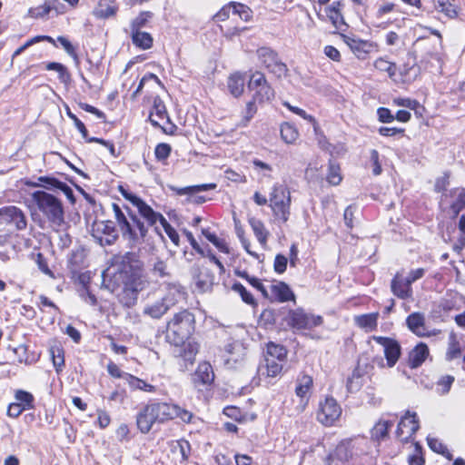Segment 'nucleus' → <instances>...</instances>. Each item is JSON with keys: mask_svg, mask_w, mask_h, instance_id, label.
<instances>
[{"mask_svg": "<svg viewBox=\"0 0 465 465\" xmlns=\"http://www.w3.org/2000/svg\"><path fill=\"white\" fill-rule=\"evenodd\" d=\"M193 414L178 404L160 400H150L135 415V425L142 434H148L155 423L163 424L174 419L191 423Z\"/></svg>", "mask_w": 465, "mask_h": 465, "instance_id": "f257e3e1", "label": "nucleus"}, {"mask_svg": "<svg viewBox=\"0 0 465 465\" xmlns=\"http://www.w3.org/2000/svg\"><path fill=\"white\" fill-rule=\"evenodd\" d=\"M31 199L35 210L43 215L50 226L55 231L61 230L65 223L62 201L45 191L32 193Z\"/></svg>", "mask_w": 465, "mask_h": 465, "instance_id": "f03ea898", "label": "nucleus"}, {"mask_svg": "<svg viewBox=\"0 0 465 465\" xmlns=\"http://www.w3.org/2000/svg\"><path fill=\"white\" fill-rule=\"evenodd\" d=\"M116 224L123 235L132 244L140 242L147 234V227L130 210L124 205L112 204Z\"/></svg>", "mask_w": 465, "mask_h": 465, "instance_id": "7ed1b4c3", "label": "nucleus"}, {"mask_svg": "<svg viewBox=\"0 0 465 465\" xmlns=\"http://www.w3.org/2000/svg\"><path fill=\"white\" fill-rule=\"evenodd\" d=\"M195 330V317L187 310L175 313L167 322L166 340L171 344L181 346Z\"/></svg>", "mask_w": 465, "mask_h": 465, "instance_id": "20e7f679", "label": "nucleus"}, {"mask_svg": "<svg viewBox=\"0 0 465 465\" xmlns=\"http://www.w3.org/2000/svg\"><path fill=\"white\" fill-rule=\"evenodd\" d=\"M270 207L274 216L286 223L290 216L291 192L285 184L276 183L270 193Z\"/></svg>", "mask_w": 465, "mask_h": 465, "instance_id": "39448f33", "label": "nucleus"}, {"mask_svg": "<svg viewBox=\"0 0 465 465\" xmlns=\"http://www.w3.org/2000/svg\"><path fill=\"white\" fill-rule=\"evenodd\" d=\"M114 263L119 267L121 273L126 277L125 281L146 282L143 275V263L135 252H128L114 258Z\"/></svg>", "mask_w": 465, "mask_h": 465, "instance_id": "423d86ee", "label": "nucleus"}, {"mask_svg": "<svg viewBox=\"0 0 465 465\" xmlns=\"http://www.w3.org/2000/svg\"><path fill=\"white\" fill-rule=\"evenodd\" d=\"M341 413L342 410L338 401L332 396H326L323 401L319 402L316 419L321 424L331 427L339 420Z\"/></svg>", "mask_w": 465, "mask_h": 465, "instance_id": "0eeeda50", "label": "nucleus"}, {"mask_svg": "<svg viewBox=\"0 0 465 465\" xmlns=\"http://www.w3.org/2000/svg\"><path fill=\"white\" fill-rule=\"evenodd\" d=\"M247 87L252 93V99L259 104L269 102L274 97V90L261 72L251 74Z\"/></svg>", "mask_w": 465, "mask_h": 465, "instance_id": "6e6552de", "label": "nucleus"}, {"mask_svg": "<svg viewBox=\"0 0 465 465\" xmlns=\"http://www.w3.org/2000/svg\"><path fill=\"white\" fill-rule=\"evenodd\" d=\"M257 56L259 61L273 74L277 77H282L285 75L288 68L285 64H283L278 54L272 50L271 47L262 46L257 49Z\"/></svg>", "mask_w": 465, "mask_h": 465, "instance_id": "1a4fd4ad", "label": "nucleus"}, {"mask_svg": "<svg viewBox=\"0 0 465 465\" xmlns=\"http://www.w3.org/2000/svg\"><path fill=\"white\" fill-rule=\"evenodd\" d=\"M420 429V420L415 412L411 413L409 411L403 415L395 431L396 438L401 443H407L411 440Z\"/></svg>", "mask_w": 465, "mask_h": 465, "instance_id": "9d476101", "label": "nucleus"}, {"mask_svg": "<svg viewBox=\"0 0 465 465\" xmlns=\"http://www.w3.org/2000/svg\"><path fill=\"white\" fill-rule=\"evenodd\" d=\"M371 339L382 346L388 367H393L401 354V347L398 341L383 336H372Z\"/></svg>", "mask_w": 465, "mask_h": 465, "instance_id": "9b49d317", "label": "nucleus"}, {"mask_svg": "<svg viewBox=\"0 0 465 465\" xmlns=\"http://www.w3.org/2000/svg\"><path fill=\"white\" fill-rule=\"evenodd\" d=\"M322 318L305 313L302 310L292 311L289 313V324L297 330L312 329L321 325Z\"/></svg>", "mask_w": 465, "mask_h": 465, "instance_id": "f8f14e48", "label": "nucleus"}, {"mask_svg": "<svg viewBox=\"0 0 465 465\" xmlns=\"http://www.w3.org/2000/svg\"><path fill=\"white\" fill-rule=\"evenodd\" d=\"M267 295L264 298L271 302H285L294 301L295 295L290 287L283 282H272L266 289Z\"/></svg>", "mask_w": 465, "mask_h": 465, "instance_id": "ddd939ff", "label": "nucleus"}, {"mask_svg": "<svg viewBox=\"0 0 465 465\" xmlns=\"http://www.w3.org/2000/svg\"><path fill=\"white\" fill-rule=\"evenodd\" d=\"M145 285L146 282L124 281V289L119 295L120 302L124 306H133L137 300L138 293L144 289Z\"/></svg>", "mask_w": 465, "mask_h": 465, "instance_id": "4468645a", "label": "nucleus"}, {"mask_svg": "<svg viewBox=\"0 0 465 465\" xmlns=\"http://www.w3.org/2000/svg\"><path fill=\"white\" fill-rule=\"evenodd\" d=\"M341 37L343 42L359 59H365L366 55L376 46L372 42L361 40L355 36L341 35Z\"/></svg>", "mask_w": 465, "mask_h": 465, "instance_id": "2eb2a0df", "label": "nucleus"}, {"mask_svg": "<svg viewBox=\"0 0 465 465\" xmlns=\"http://www.w3.org/2000/svg\"><path fill=\"white\" fill-rule=\"evenodd\" d=\"M0 216H3L7 222L14 223L17 230H25L27 226L25 213L16 206L10 205L1 208Z\"/></svg>", "mask_w": 465, "mask_h": 465, "instance_id": "dca6fc26", "label": "nucleus"}, {"mask_svg": "<svg viewBox=\"0 0 465 465\" xmlns=\"http://www.w3.org/2000/svg\"><path fill=\"white\" fill-rule=\"evenodd\" d=\"M391 289L400 299L405 300L412 296L411 284L401 272H397L391 280Z\"/></svg>", "mask_w": 465, "mask_h": 465, "instance_id": "f3484780", "label": "nucleus"}, {"mask_svg": "<svg viewBox=\"0 0 465 465\" xmlns=\"http://www.w3.org/2000/svg\"><path fill=\"white\" fill-rule=\"evenodd\" d=\"M393 422L388 420L379 419L370 430V439L372 442L380 445L381 441L390 437V431Z\"/></svg>", "mask_w": 465, "mask_h": 465, "instance_id": "a211bd4d", "label": "nucleus"}, {"mask_svg": "<svg viewBox=\"0 0 465 465\" xmlns=\"http://www.w3.org/2000/svg\"><path fill=\"white\" fill-rule=\"evenodd\" d=\"M223 413L240 424L253 421L257 419V414L254 411H243L235 405L225 406L223 410Z\"/></svg>", "mask_w": 465, "mask_h": 465, "instance_id": "6ab92c4d", "label": "nucleus"}, {"mask_svg": "<svg viewBox=\"0 0 465 465\" xmlns=\"http://www.w3.org/2000/svg\"><path fill=\"white\" fill-rule=\"evenodd\" d=\"M312 389L313 380H298L294 391L296 396L300 399L302 411L307 407L312 393Z\"/></svg>", "mask_w": 465, "mask_h": 465, "instance_id": "aec40b11", "label": "nucleus"}, {"mask_svg": "<svg viewBox=\"0 0 465 465\" xmlns=\"http://www.w3.org/2000/svg\"><path fill=\"white\" fill-rule=\"evenodd\" d=\"M429 356L428 346L420 342L417 344L409 353L408 364L411 368H418L420 366L426 358Z\"/></svg>", "mask_w": 465, "mask_h": 465, "instance_id": "412c9836", "label": "nucleus"}, {"mask_svg": "<svg viewBox=\"0 0 465 465\" xmlns=\"http://www.w3.org/2000/svg\"><path fill=\"white\" fill-rule=\"evenodd\" d=\"M185 292L183 288L173 282L166 283V294L163 297L166 304L171 308L175 305L179 301L184 299Z\"/></svg>", "mask_w": 465, "mask_h": 465, "instance_id": "4be33fe9", "label": "nucleus"}, {"mask_svg": "<svg viewBox=\"0 0 465 465\" xmlns=\"http://www.w3.org/2000/svg\"><path fill=\"white\" fill-rule=\"evenodd\" d=\"M150 122L154 126H160V121L169 120L166 107L159 96L153 98V110L149 116Z\"/></svg>", "mask_w": 465, "mask_h": 465, "instance_id": "5701e85b", "label": "nucleus"}, {"mask_svg": "<svg viewBox=\"0 0 465 465\" xmlns=\"http://www.w3.org/2000/svg\"><path fill=\"white\" fill-rule=\"evenodd\" d=\"M135 200H136V203L134 206L137 208L140 215L146 220L148 225L153 226L158 221L161 223V217H163L161 213L154 212L152 209V207H150L142 199H135Z\"/></svg>", "mask_w": 465, "mask_h": 465, "instance_id": "b1692460", "label": "nucleus"}, {"mask_svg": "<svg viewBox=\"0 0 465 465\" xmlns=\"http://www.w3.org/2000/svg\"><path fill=\"white\" fill-rule=\"evenodd\" d=\"M379 312L357 315L354 317L355 324L366 332L373 331L378 326Z\"/></svg>", "mask_w": 465, "mask_h": 465, "instance_id": "393cba45", "label": "nucleus"}, {"mask_svg": "<svg viewBox=\"0 0 465 465\" xmlns=\"http://www.w3.org/2000/svg\"><path fill=\"white\" fill-rule=\"evenodd\" d=\"M244 86L245 77L243 74L236 72L228 77L227 87L234 97H240L243 94Z\"/></svg>", "mask_w": 465, "mask_h": 465, "instance_id": "a878e982", "label": "nucleus"}, {"mask_svg": "<svg viewBox=\"0 0 465 465\" xmlns=\"http://www.w3.org/2000/svg\"><path fill=\"white\" fill-rule=\"evenodd\" d=\"M25 183L29 187H43L48 191L60 190L64 184L63 182L53 176H40L37 178V182L27 181Z\"/></svg>", "mask_w": 465, "mask_h": 465, "instance_id": "bb28decb", "label": "nucleus"}, {"mask_svg": "<svg viewBox=\"0 0 465 465\" xmlns=\"http://www.w3.org/2000/svg\"><path fill=\"white\" fill-rule=\"evenodd\" d=\"M408 328L416 335L423 336L425 333V318L420 312H413L406 319Z\"/></svg>", "mask_w": 465, "mask_h": 465, "instance_id": "cd10ccee", "label": "nucleus"}, {"mask_svg": "<svg viewBox=\"0 0 465 465\" xmlns=\"http://www.w3.org/2000/svg\"><path fill=\"white\" fill-rule=\"evenodd\" d=\"M128 383L132 391L140 390L149 393L167 394L163 388L151 384L146 380H128Z\"/></svg>", "mask_w": 465, "mask_h": 465, "instance_id": "c85d7f7f", "label": "nucleus"}, {"mask_svg": "<svg viewBox=\"0 0 465 465\" xmlns=\"http://www.w3.org/2000/svg\"><path fill=\"white\" fill-rule=\"evenodd\" d=\"M264 361L265 363L259 367L261 375L273 378L281 373L282 370V365L280 363L281 361H275L274 359L266 357Z\"/></svg>", "mask_w": 465, "mask_h": 465, "instance_id": "c756f323", "label": "nucleus"}, {"mask_svg": "<svg viewBox=\"0 0 465 465\" xmlns=\"http://www.w3.org/2000/svg\"><path fill=\"white\" fill-rule=\"evenodd\" d=\"M169 306L162 298L152 304H148L143 308V313L153 319L161 318L168 310Z\"/></svg>", "mask_w": 465, "mask_h": 465, "instance_id": "7c9ffc66", "label": "nucleus"}, {"mask_svg": "<svg viewBox=\"0 0 465 465\" xmlns=\"http://www.w3.org/2000/svg\"><path fill=\"white\" fill-rule=\"evenodd\" d=\"M134 45L142 50H147L153 46V37L149 33L143 31L131 32Z\"/></svg>", "mask_w": 465, "mask_h": 465, "instance_id": "2f4dec72", "label": "nucleus"}, {"mask_svg": "<svg viewBox=\"0 0 465 465\" xmlns=\"http://www.w3.org/2000/svg\"><path fill=\"white\" fill-rule=\"evenodd\" d=\"M429 448L435 453L443 456L448 460H453V455L448 447L438 438L427 439Z\"/></svg>", "mask_w": 465, "mask_h": 465, "instance_id": "473e14b6", "label": "nucleus"}, {"mask_svg": "<svg viewBox=\"0 0 465 465\" xmlns=\"http://www.w3.org/2000/svg\"><path fill=\"white\" fill-rule=\"evenodd\" d=\"M436 11L444 14L448 18L454 19L458 16V8L450 1L433 0Z\"/></svg>", "mask_w": 465, "mask_h": 465, "instance_id": "72a5a7b5", "label": "nucleus"}, {"mask_svg": "<svg viewBox=\"0 0 465 465\" xmlns=\"http://www.w3.org/2000/svg\"><path fill=\"white\" fill-rule=\"evenodd\" d=\"M45 69L48 71H55L58 73V78L61 83L64 84H68L71 82V74L68 72L67 68L60 63L50 62L46 64Z\"/></svg>", "mask_w": 465, "mask_h": 465, "instance_id": "f704fd0d", "label": "nucleus"}, {"mask_svg": "<svg viewBox=\"0 0 465 465\" xmlns=\"http://www.w3.org/2000/svg\"><path fill=\"white\" fill-rule=\"evenodd\" d=\"M453 381L454 380H437L436 381H431L430 385L424 383V381H421V384L424 386V388L435 390L437 394L443 395L449 392Z\"/></svg>", "mask_w": 465, "mask_h": 465, "instance_id": "c9c22d12", "label": "nucleus"}, {"mask_svg": "<svg viewBox=\"0 0 465 465\" xmlns=\"http://www.w3.org/2000/svg\"><path fill=\"white\" fill-rule=\"evenodd\" d=\"M281 136L286 143H293L298 139L299 133L293 125L284 123L281 125Z\"/></svg>", "mask_w": 465, "mask_h": 465, "instance_id": "e433bc0d", "label": "nucleus"}, {"mask_svg": "<svg viewBox=\"0 0 465 465\" xmlns=\"http://www.w3.org/2000/svg\"><path fill=\"white\" fill-rule=\"evenodd\" d=\"M287 355V350L284 346L269 342L267 344V357L275 361H282Z\"/></svg>", "mask_w": 465, "mask_h": 465, "instance_id": "4c0bfd02", "label": "nucleus"}, {"mask_svg": "<svg viewBox=\"0 0 465 465\" xmlns=\"http://www.w3.org/2000/svg\"><path fill=\"white\" fill-rule=\"evenodd\" d=\"M193 386L203 397L209 398L213 395L214 380H194Z\"/></svg>", "mask_w": 465, "mask_h": 465, "instance_id": "58836bf2", "label": "nucleus"}, {"mask_svg": "<svg viewBox=\"0 0 465 465\" xmlns=\"http://www.w3.org/2000/svg\"><path fill=\"white\" fill-rule=\"evenodd\" d=\"M341 3L333 2L331 6L326 10L327 15L335 27H339L340 25L343 24V17L340 11Z\"/></svg>", "mask_w": 465, "mask_h": 465, "instance_id": "ea45409f", "label": "nucleus"}, {"mask_svg": "<svg viewBox=\"0 0 465 465\" xmlns=\"http://www.w3.org/2000/svg\"><path fill=\"white\" fill-rule=\"evenodd\" d=\"M250 223L259 242L262 245H265L267 242L268 232L266 231L263 223L261 221L254 219L251 220Z\"/></svg>", "mask_w": 465, "mask_h": 465, "instance_id": "a19ab883", "label": "nucleus"}, {"mask_svg": "<svg viewBox=\"0 0 465 465\" xmlns=\"http://www.w3.org/2000/svg\"><path fill=\"white\" fill-rule=\"evenodd\" d=\"M204 237L211 242L220 252L229 253L230 250L228 244L224 239L218 238L214 233L210 232L207 230L203 231Z\"/></svg>", "mask_w": 465, "mask_h": 465, "instance_id": "79ce46f5", "label": "nucleus"}, {"mask_svg": "<svg viewBox=\"0 0 465 465\" xmlns=\"http://www.w3.org/2000/svg\"><path fill=\"white\" fill-rule=\"evenodd\" d=\"M374 67L381 71L386 72L390 76H393L396 74L397 66L394 63L388 61L383 57H380L374 61Z\"/></svg>", "mask_w": 465, "mask_h": 465, "instance_id": "37998d69", "label": "nucleus"}, {"mask_svg": "<svg viewBox=\"0 0 465 465\" xmlns=\"http://www.w3.org/2000/svg\"><path fill=\"white\" fill-rule=\"evenodd\" d=\"M233 15H237L242 20L247 22L252 18V10L245 5L231 2Z\"/></svg>", "mask_w": 465, "mask_h": 465, "instance_id": "c03bdc74", "label": "nucleus"}, {"mask_svg": "<svg viewBox=\"0 0 465 465\" xmlns=\"http://www.w3.org/2000/svg\"><path fill=\"white\" fill-rule=\"evenodd\" d=\"M461 351L460 347V343L456 339L454 333H451L449 338V347L446 353V357L448 360H453L460 356Z\"/></svg>", "mask_w": 465, "mask_h": 465, "instance_id": "a18cd8bd", "label": "nucleus"}, {"mask_svg": "<svg viewBox=\"0 0 465 465\" xmlns=\"http://www.w3.org/2000/svg\"><path fill=\"white\" fill-rule=\"evenodd\" d=\"M408 463L410 465H425L424 453L419 442L415 443L413 453L408 457Z\"/></svg>", "mask_w": 465, "mask_h": 465, "instance_id": "49530a36", "label": "nucleus"}, {"mask_svg": "<svg viewBox=\"0 0 465 465\" xmlns=\"http://www.w3.org/2000/svg\"><path fill=\"white\" fill-rule=\"evenodd\" d=\"M14 397L15 401L23 403V406L25 405V407L35 408V397L31 392L24 390H16Z\"/></svg>", "mask_w": 465, "mask_h": 465, "instance_id": "de8ad7c7", "label": "nucleus"}, {"mask_svg": "<svg viewBox=\"0 0 465 465\" xmlns=\"http://www.w3.org/2000/svg\"><path fill=\"white\" fill-rule=\"evenodd\" d=\"M115 437L119 442H129L132 439L131 428L127 423H121L115 430Z\"/></svg>", "mask_w": 465, "mask_h": 465, "instance_id": "09e8293b", "label": "nucleus"}, {"mask_svg": "<svg viewBox=\"0 0 465 465\" xmlns=\"http://www.w3.org/2000/svg\"><path fill=\"white\" fill-rule=\"evenodd\" d=\"M232 289L235 292L240 294V296L242 297V300L245 303L250 304V305L256 304L255 300L252 297V295L245 289V287L242 283H240V282L233 283Z\"/></svg>", "mask_w": 465, "mask_h": 465, "instance_id": "8fccbe9b", "label": "nucleus"}, {"mask_svg": "<svg viewBox=\"0 0 465 465\" xmlns=\"http://www.w3.org/2000/svg\"><path fill=\"white\" fill-rule=\"evenodd\" d=\"M152 17V13L142 12L136 18H134L131 24V32L141 31L148 20Z\"/></svg>", "mask_w": 465, "mask_h": 465, "instance_id": "3c124183", "label": "nucleus"}, {"mask_svg": "<svg viewBox=\"0 0 465 465\" xmlns=\"http://www.w3.org/2000/svg\"><path fill=\"white\" fill-rule=\"evenodd\" d=\"M327 181L332 185H338L341 182L339 165L330 162Z\"/></svg>", "mask_w": 465, "mask_h": 465, "instance_id": "603ef678", "label": "nucleus"}, {"mask_svg": "<svg viewBox=\"0 0 465 465\" xmlns=\"http://www.w3.org/2000/svg\"><path fill=\"white\" fill-rule=\"evenodd\" d=\"M57 41L61 44L65 52L74 59L75 65L78 66L80 64V59L74 45L64 36H59Z\"/></svg>", "mask_w": 465, "mask_h": 465, "instance_id": "864d4df0", "label": "nucleus"}, {"mask_svg": "<svg viewBox=\"0 0 465 465\" xmlns=\"http://www.w3.org/2000/svg\"><path fill=\"white\" fill-rule=\"evenodd\" d=\"M107 0H100L99 5L94 10V15L98 18H107L115 14V8L114 6L104 7V2Z\"/></svg>", "mask_w": 465, "mask_h": 465, "instance_id": "5fc2aeb1", "label": "nucleus"}, {"mask_svg": "<svg viewBox=\"0 0 465 465\" xmlns=\"http://www.w3.org/2000/svg\"><path fill=\"white\" fill-rule=\"evenodd\" d=\"M164 230V232H166V234L168 235V237L170 238V240L175 244V245H179V234L178 232H176V230L172 227V225L166 221V219L164 217H161V223H160Z\"/></svg>", "mask_w": 465, "mask_h": 465, "instance_id": "6e6d98bb", "label": "nucleus"}, {"mask_svg": "<svg viewBox=\"0 0 465 465\" xmlns=\"http://www.w3.org/2000/svg\"><path fill=\"white\" fill-rule=\"evenodd\" d=\"M255 103H257V101H254L253 99H252L250 102H248L246 104V107L243 112V116H242V124L243 126L247 125L248 123L251 121V119L256 114L257 107L255 105Z\"/></svg>", "mask_w": 465, "mask_h": 465, "instance_id": "4d7b16f0", "label": "nucleus"}, {"mask_svg": "<svg viewBox=\"0 0 465 465\" xmlns=\"http://www.w3.org/2000/svg\"><path fill=\"white\" fill-rule=\"evenodd\" d=\"M172 148L168 143H162L156 145L154 154L158 161L164 162L169 157Z\"/></svg>", "mask_w": 465, "mask_h": 465, "instance_id": "13d9d810", "label": "nucleus"}, {"mask_svg": "<svg viewBox=\"0 0 465 465\" xmlns=\"http://www.w3.org/2000/svg\"><path fill=\"white\" fill-rule=\"evenodd\" d=\"M215 188H216V184L215 183H203V184H199V185H194V186H189V187L182 188V189L179 190V193L180 194L194 193L213 190V189H215Z\"/></svg>", "mask_w": 465, "mask_h": 465, "instance_id": "bf43d9fd", "label": "nucleus"}, {"mask_svg": "<svg viewBox=\"0 0 465 465\" xmlns=\"http://www.w3.org/2000/svg\"><path fill=\"white\" fill-rule=\"evenodd\" d=\"M50 14V6L47 5L46 1L36 7H31L28 10V15L33 18H41Z\"/></svg>", "mask_w": 465, "mask_h": 465, "instance_id": "052dcab7", "label": "nucleus"}, {"mask_svg": "<svg viewBox=\"0 0 465 465\" xmlns=\"http://www.w3.org/2000/svg\"><path fill=\"white\" fill-rule=\"evenodd\" d=\"M196 375L198 378H209L210 376L214 378V372L211 363L208 361L201 362L197 367Z\"/></svg>", "mask_w": 465, "mask_h": 465, "instance_id": "680f3d73", "label": "nucleus"}, {"mask_svg": "<svg viewBox=\"0 0 465 465\" xmlns=\"http://www.w3.org/2000/svg\"><path fill=\"white\" fill-rule=\"evenodd\" d=\"M176 448L181 455V461H187L191 455V445L186 440H180L177 441Z\"/></svg>", "mask_w": 465, "mask_h": 465, "instance_id": "e2e57ef3", "label": "nucleus"}, {"mask_svg": "<svg viewBox=\"0 0 465 465\" xmlns=\"http://www.w3.org/2000/svg\"><path fill=\"white\" fill-rule=\"evenodd\" d=\"M111 416L104 410H97V420L95 421L96 426L101 430L106 429L111 423Z\"/></svg>", "mask_w": 465, "mask_h": 465, "instance_id": "0e129e2a", "label": "nucleus"}, {"mask_svg": "<svg viewBox=\"0 0 465 465\" xmlns=\"http://www.w3.org/2000/svg\"><path fill=\"white\" fill-rule=\"evenodd\" d=\"M252 164L254 166V169L258 172L259 174H261L262 176H266V177L271 176L272 168L270 164H268L261 160H258V159H254L252 161Z\"/></svg>", "mask_w": 465, "mask_h": 465, "instance_id": "69168bd1", "label": "nucleus"}, {"mask_svg": "<svg viewBox=\"0 0 465 465\" xmlns=\"http://www.w3.org/2000/svg\"><path fill=\"white\" fill-rule=\"evenodd\" d=\"M288 259L282 254H277L274 260V271L283 273L286 271Z\"/></svg>", "mask_w": 465, "mask_h": 465, "instance_id": "338daca9", "label": "nucleus"}, {"mask_svg": "<svg viewBox=\"0 0 465 465\" xmlns=\"http://www.w3.org/2000/svg\"><path fill=\"white\" fill-rule=\"evenodd\" d=\"M153 274L160 277H165L169 275L166 263L161 260H158L154 262L153 267Z\"/></svg>", "mask_w": 465, "mask_h": 465, "instance_id": "774afa93", "label": "nucleus"}]
</instances>
